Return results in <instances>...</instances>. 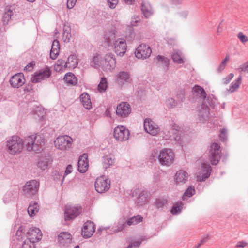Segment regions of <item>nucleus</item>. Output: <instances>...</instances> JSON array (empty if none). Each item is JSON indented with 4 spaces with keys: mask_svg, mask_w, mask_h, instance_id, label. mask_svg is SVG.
Masks as SVG:
<instances>
[{
    "mask_svg": "<svg viewBox=\"0 0 248 248\" xmlns=\"http://www.w3.org/2000/svg\"><path fill=\"white\" fill-rule=\"evenodd\" d=\"M51 75V71L50 67L46 66L34 73L31 78V81L33 83H37L48 79Z\"/></svg>",
    "mask_w": 248,
    "mask_h": 248,
    "instance_id": "obj_5",
    "label": "nucleus"
},
{
    "mask_svg": "<svg viewBox=\"0 0 248 248\" xmlns=\"http://www.w3.org/2000/svg\"><path fill=\"white\" fill-rule=\"evenodd\" d=\"M229 60V55H226L225 59L221 62L218 68H217V71L218 72H221L225 68V66L227 65Z\"/></svg>",
    "mask_w": 248,
    "mask_h": 248,
    "instance_id": "obj_49",
    "label": "nucleus"
},
{
    "mask_svg": "<svg viewBox=\"0 0 248 248\" xmlns=\"http://www.w3.org/2000/svg\"><path fill=\"white\" fill-rule=\"evenodd\" d=\"M234 77V74L233 73H230L229 74V75L225 78L223 79V83L224 84H228L230 81L232 79V78Z\"/></svg>",
    "mask_w": 248,
    "mask_h": 248,
    "instance_id": "obj_57",
    "label": "nucleus"
},
{
    "mask_svg": "<svg viewBox=\"0 0 248 248\" xmlns=\"http://www.w3.org/2000/svg\"><path fill=\"white\" fill-rule=\"evenodd\" d=\"M88 155L83 154L80 155L78 161V170L81 173H84L88 169L89 161Z\"/></svg>",
    "mask_w": 248,
    "mask_h": 248,
    "instance_id": "obj_22",
    "label": "nucleus"
},
{
    "mask_svg": "<svg viewBox=\"0 0 248 248\" xmlns=\"http://www.w3.org/2000/svg\"><path fill=\"white\" fill-rule=\"evenodd\" d=\"M192 91L203 100L206 98L207 94L202 87L196 85L192 88Z\"/></svg>",
    "mask_w": 248,
    "mask_h": 248,
    "instance_id": "obj_37",
    "label": "nucleus"
},
{
    "mask_svg": "<svg viewBox=\"0 0 248 248\" xmlns=\"http://www.w3.org/2000/svg\"><path fill=\"white\" fill-rule=\"evenodd\" d=\"M67 67L68 65L65 60L59 59L54 65V69L56 72H60L64 71Z\"/></svg>",
    "mask_w": 248,
    "mask_h": 248,
    "instance_id": "obj_32",
    "label": "nucleus"
},
{
    "mask_svg": "<svg viewBox=\"0 0 248 248\" xmlns=\"http://www.w3.org/2000/svg\"><path fill=\"white\" fill-rule=\"evenodd\" d=\"M113 50L115 53L119 56H123L126 50L127 45L124 39L119 38L115 40L113 44Z\"/></svg>",
    "mask_w": 248,
    "mask_h": 248,
    "instance_id": "obj_14",
    "label": "nucleus"
},
{
    "mask_svg": "<svg viewBox=\"0 0 248 248\" xmlns=\"http://www.w3.org/2000/svg\"><path fill=\"white\" fill-rule=\"evenodd\" d=\"M242 81V77L239 76L237 79L230 85L228 91L230 93H232L236 91L240 87Z\"/></svg>",
    "mask_w": 248,
    "mask_h": 248,
    "instance_id": "obj_36",
    "label": "nucleus"
},
{
    "mask_svg": "<svg viewBox=\"0 0 248 248\" xmlns=\"http://www.w3.org/2000/svg\"><path fill=\"white\" fill-rule=\"evenodd\" d=\"M211 167L207 164L202 163V168L199 172L197 174V181L199 182L204 181L208 178L211 173Z\"/></svg>",
    "mask_w": 248,
    "mask_h": 248,
    "instance_id": "obj_16",
    "label": "nucleus"
},
{
    "mask_svg": "<svg viewBox=\"0 0 248 248\" xmlns=\"http://www.w3.org/2000/svg\"><path fill=\"white\" fill-rule=\"evenodd\" d=\"M23 142L28 151L39 153L42 150L45 140L39 135H32L26 137Z\"/></svg>",
    "mask_w": 248,
    "mask_h": 248,
    "instance_id": "obj_1",
    "label": "nucleus"
},
{
    "mask_svg": "<svg viewBox=\"0 0 248 248\" xmlns=\"http://www.w3.org/2000/svg\"><path fill=\"white\" fill-rule=\"evenodd\" d=\"M134 192L135 193L136 195L139 194L138 197L136 201L137 204L138 205H142L148 202L150 196L149 193L147 191L138 188L136 189Z\"/></svg>",
    "mask_w": 248,
    "mask_h": 248,
    "instance_id": "obj_19",
    "label": "nucleus"
},
{
    "mask_svg": "<svg viewBox=\"0 0 248 248\" xmlns=\"http://www.w3.org/2000/svg\"><path fill=\"white\" fill-rule=\"evenodd\" d=\"M77 0H67V6L69 9H72L75 6Z\"/></svg>",
    "mask_w": 248,
    "mask_h": 248,
    "instance_id": "obj_60",
    "label": "nucleus"
},
{
    "mask_svg": "<svg viewBox=\"0 0 248 248\" xmlns=\"http://www.w3.org/2000/svg\"><path fill=\"white\" fill-rule=\"evenodd\" d=\"M209 115V109L206 105H202L198 108V116L201 120H204Z\"/></svg>",
    "mask_w": 248,
    "mask_h": 248,
    "instance_id": "obj_28",
    "label": "nucleus"
},
{
    "mask_svg": "<svg viewBox=\"0 0 248 248\" xmlns=\"http://www.w3.org/2000/svg\"><path fill=\"white\" fill-rule=\"evenodd\" d=\"M166 203L167 200L166 199L160 198L156 200L155 205L157 208L159 209L163 208Z\"/></svg>",
    "mask_w": 248,
    "mask_h": 248,
    "instance_id": "obj_50",
    "label": "nucleus"
},
{
    "mask_svg": "<svg viewBox=\"0 0 248 248\" xmlns=\"http://www.w3.org/2000/svg\"><path fill=\"white\" fill-rule=\"evenodd\" d=\"M183 205V204L181 202H178L175 203L171 210V213L174 215L180 212L182 209Z\"/></svg>",
    "mask_w": 248,
    "mask_h": 248,
    "instance_id": "obj_47",
    "label": "nucleus"
},
{
    "mask_svg": "<svg viewBox=\"0 0 248 248\" xmlns=\"http://www.w3.org/2000/svg\"><path fill=\"white\" fill-rule=\"evenodd\" d=\"M238 70L240 72H246L248 73V61L240 65L238 68Z\"/></svg>",
    "mask_w": 248,
    "mask_h": 248,
    "instance_id": "obj_54",
    "label": "nucleus"
},
{
    "mask_svg": "<svg viewBox=\"0 0 248 248\" xmlns=\"http://www.w3.org/2000/svg\"><path fill=\"white\" fill-rule=\"evenodd\" d=\"M219 136L222 141H225L226 140L227 137V132L226 129L223 128L221 130Z\"/></svg>",
    "mask_w": 248,
    "mask_h": 248,
    "instance_id": "obj_53",
    "label": "nucleus"
},
{
    "mask_svg": "<svg viewBox=\"0 0 248 248\" xmlns=\"http://www.w3.org/2000/svg\"><path fill=\"white\" fill-rule=\"evenodd\" d=\"M167 42L169 45L174 46L176 44V40L175 38H169Z\"/></svg>",
    "mask_w": 248,
    "mask_h": 248,
    "instance_id": "obj_63",
    "label": "nucleus"
},
{
    "mask_svg": "<svg viewBox=\"0 0 248 248\" xmlns=\"http://www.w3.org/2000/svg\"><path fill=\"white\" fill-rule=\"evenodd\" d=\"M6 147L9 154L14 155L19 154L23 148V140L19 137L14 136L7 140Z\"/></svg>",
    "mask_w": 248,
    "mask_h": 248,
    "instance_id": "obj_2",
    "label": "nucleus"
},
{
    "mask_svg": "<svg viewBox=\"0 0 248 248\" xmlns=\"http://www.w3.org/2000/svg\"><path fill=\"white\" fill-rule=\"evenodd\" d=\"M115 159L114 156L112 154L104 156L102 159L103 167L105 169L109 168L114 163Z\"/></svg>",
    "mask_w": 248,
    "mask_h": 248,
    "instance_id": "obj_27",
    "label": "nucleus"
},
{
    "mask_svg": "<svg viewBox=\"0 0 248 248\" xmlns=\"http://www.w3.org/2000/svg\"><path fill=\"white\" fill-rule=\"evenodd\" d=\"M80 100L84 107L87 109L92 108V103L89 95L86 93H83L80 96Z\"/></svg>",
    "mask_w": 248,
    "mask_h": 248,
    "instance_id": "obj_26",
    "label": "nucleus"
},
{
    "mask_svg": "<svg viewBox=\"0 0 248 248\" xmlns=\"http://www.w3.org/2000/svg\"><path fill=\"white\" fill-rule=\"evenodd\" d=\"M223 30V21H222L218 25L217 30V34L219 35Z\"/></svg>",
    "mask_w": 248,
    "mask_h": 248,
    "instance_id": "obj_61",
    "label": "nucleus"
},
{
    "mask_svg": "<svg viewBox=\"0 0 248 248\" xmlns=\"http://www.w3.org/2000/svg\"><path fill=\"white\" fill-rule=\"evenodd\" d=\"M71 28L67 25H64L63 32V40L64 42H69L71 37Z\"/></svg>",
    "mask_w": 248,
    "mask_h": 248,
    "instance_id": "obj_42",
    "label": "nucleus"
},
{
    "mask_svg": "<svg viewBox=\"0 0 248 248\" xmlns=\"http://www.w3.org/2000/svg\"><path fill=\"white\" fill-rule=\"evenodd\" d=\"M147 239L148 238L146 236H142L138 240L133 241L131 242L126 248H139L141 243Z\"/></svg>",
    "mask_w": 248,
    "mask_h": 248,
    "instance_id": "obj_43",
    "label": "nucleus"
},
{
    "mask_svg": "<svg viewBox=\"0 0 248 248\" xmlns=\"http://www.w3.org/2000/svg\"><path fill=\"white\" fill-rule=\"evenodd\" d=\"M10 82L13 87L18 88L24 84L25 79L22 73L15 74L11 78Z\"/></svg>",
    "mask_w": 248,
    "mask_h": 248,
    "instance_id": "obj_23",
    "label": "nucleus"
},
{
    "mask_svg": "<svg viewBox=\"0 0 248 248\" xmlns=\"http://www.w3.org/2000/svg\"><path fill=\"white\" fill-rule=\"evenodd\" d=\"M185 93L183 91H180L176 96V98L177 99V102H182L185 99Z\"/></svg>",
    "mask_w": 248,
    "mask_h": 248,
    "instance_id": "obj_56",
    "label": "nucleus"
},
{
    "mask_svg": "<svg viewBox=\"0 0 248 248\" xmlns=\"http://www.w3.org/2000/svg\"><path fill=\"white\" fill-rule=\"evenodd\" d=\"M155 60L156 61L157 63L162 65L165 68H167L169 65V60L167 58L164 56L158 55L156 56Z\"/></svg>",
    "mask_w": 248,
    "mask_h": 248,
    "instance_id": "obj_44",
    "label": "nucleus"
},
{
    "mask_svg": "<svg viewBox=\"0 0 248 248\" xmlns=\"http://www.w3.org/2000/svg\"><path fill=\"white\" fill-rule=\"evenodd\" d=\"M171 58L173 61L177 63L182 64L184 63L182 53L179 50H174L171 55Z\"/></svg>",
    "mask_w": 248,
    "mask_h": 248,
    "instance_id": "obj_35",
    "label": "nucleus"
},
{
    "mask_svg": "<svg viewBox=\"0 0 248 248\" xmlns=\"http://www.w3.org/2000/svg\"><path fill=\"white\" fill-rule=\"evenodd\" d=\"M220 146L218 143L214 142L212 143L209 149V159L212 165H216L218 164L220 156Z\"/></svg>",
    "mask_w": 248,
    "mask_h": 248,
    "instance_id": "obj_6",
    "label": "nucleus"
},
{
    "mask_svg": "<svg viewBox=\"0 0 248 248\" xmlns=\"http://www.w3.org/2000/svg\"><path fill=\"white\" fill-rule=\"evenodd\" d=\"M39 211V206L36 202H31L28 208V212L30 216H33Z\"/></svg>",
    "mask_w": 248,
    "mask_h": 248,
    "instance_id": "obj_41",
    "label": "nucleus"
},
{
    "mask_svg": "<svg viewBox=\"0 0 248 248\" xmlns=\"http://www.w3.org/2000/svg\"><path fill=\"white\" fill-rule=\"evenodd\" d=\"M39 186V182L36 180L28 181L23 187V194L27 197L34 195L38 191Z\"/></svg>",
    "mask_w": 248,
    "mask_h": 248,
    "instance_id": "obj_7",
    "label": "nucleus"
},
{
    "mask_svg": "<svg viewBox=\"0 0 248 248\" xmlns=\"http://www.w3.org/2000/svg\"><path fill=\"white\" fill-rule=\"evenodd\" d=\"M141 11L144 16L149 17L153 13V10L150 4L147 1H144L141 4Z\"/></svg>",
    "mask_w": 248,
    "mask_h": 248,
    "instance_id": "obj_29",
    "label": "nucleus"
},
{
    "mask_svg": "<svg viewBox=\"0 0 248 248\" xmlns=\"http://www.w3.org/2000/svg\"><path fill=\"white\" fill-rule=\"evenodd\" d=\"M143 217L140 215H137L131 217L127 221V225L128 226L135 225L141 222L143 220Z\"/></svg>",
    "mask_w": 248,
    "mask_h": 248,
    "instance_id": "obj_39",
    "label": "nucleus"
},
{
    "mask_svg": "<svg viewBox=\"0 0 248 248\" xmlns=\"http://www.w3.org/2000/svg\"><path fill=\"white\" fill-rule=\"evenodd\" d=\"M64 79L67 84L71 85H76L78 83V78L71 72H68L65 75Z\"/></svg>",
    "mask_w": 248,
    "mask_h": 248,
    "instance_id": "obj_30",
    "label": "nucleus"
},
{
    "mask_svg": "<svg viewBox=\"0 0 248 248\" xmlns=\"http://www.w3.org/2000/svg\"><path fill=\"white\" fill-rule=\"evenodd\" d=\"M195 193V189L193 186H189L183 195V199L185 197H192Z\"/></svg>",
    "mask_w": 248,
    "mask_h": 248,
    "instance_id": "obj_51",
    "label": "nucleus"
},
{
    "mask_svg": "<svg viewBox=\"0 0 248 248\" xmlns=\"http://www.w3.org/2000/svg\"><path fill=\"white\" fill-rule=\"evenodd\" d=\"M107 88V82L105 78H102L100 83L98 85V90L100 92H103L106 91Z\"/></svg>",
    "mask_w": 248,
    "mask_h": 248,
    "instance_id": "obj_46",
    "label": "nucleus"
},
{
    "mask_svg": "<svg viewBox=\"0 0 248 248\" xmlns=\"http://www.w3.org/2000/svg\"><path fill=\"white\" fill-rule=\"evenodd\" d=\"M116 31H111L106 32L104 35V38L105 41L108 45L113 44L114 42L115 41Z\"/></svg>",
    "mask_w": 248,
    "mask_h": 248,
    "instance_id": "obj_33",
    "label": "nucleus"
},
{
    "mask_svg": "<svg viewBox=\"0 0 248 248\" xmlns=\"http://www.w3.org/2000/svg\"><path fill=\"white\" fill-rule=\"evenodd\" d=\"M28 238L32 243H36L41 239L42 233L41 230L37 228L32 227L30 228L28 232Z\"/></svg>",
    "mask_w": 248,
    "mask_h": 248,
    "instance_id": "obj_17",
    "label": "nucleus"
},
{
    "mask_svg": "<svg viewBox=\"0 0 248 248\" xmlns=\"http://www.w3.org/2000/svg\"><path fill=\"white\" fill-rule=\"evenodd\" d=\"M22 248H35L34 243H32L30 240L26 239L22 245Z\"/></svg>",
    "mask_w": 248,
    "mask_h": 248,
    "instance_id": "obj_52",
    "label": "nucleus"
},
{
    "mask_svg": "<svg viewBox=\"0 0 248 248\" xmlns=\"http://www.w3.org/2000/svg\"><path fill=\"white\" fill-rule=\"evenodd\" d=\"M131 109L129 104L127 102H121L117 107L116 111L118 116L121 118L127 117L130 113Z\"/></svg>",
    "mask_w": 248,
    "mask_h": 248,
    "instance_id": "obj_15",
    "label": "nucleus"
},
{
    "mask_svg": "<svg viewBox=\"0 0 248 248\" xmlns=\"http://www.w3.org/2000/svg\"><path fill=\"white\" fill-rule=\"evenodd\" d=\"M94 186L97 192L104 193L110 188V180L105 176H100L96 179Z\"/></svg>",
    "mask_w": 248,
    "mask_h": 248,
    "instance_id": "obj_9",
    "label": "nucleus"
},
{
    "mask_svg": "<svg viewBox=\"0 0 248 248\" xmlns=\"http://www.w3.org/2000/svg\"><path fill=\"white\" fill-rule=\"evenodd\" d=\"M82 212L80 206H66L64 212V219L65 220H70L74 219Z\"/></svg>",
    "mask_w": 248,
    "mask_h": 248,
    "instance_id": "obj_13",
    "label": "nucleus"
},
{
    "mask_svg": "<svg viewBox=\"0 0 248 248\" xmlns=\"http://www.w3.org/2000/svg\"><path fill=\"white\" fill-rule=\"evenodd\" d=\"M103 57L100 55L96 54L93 58L91 62V65L93 67L98 68L101 67L102 68V63Z\"/></svg>",
    "mask_w": 248,
    "mask_h": 248,
    "instance_id": "obj_38",
    "label": "nucleus"
},
{
    "mask_svg": "<svg viewBox=\"0 0 248 248\" xmlns=\"http://www.w3.org/2000/svg\"><path fill=\"white\" fill-rule=\"evenodd\" d=\"M71 241L72 235L68 232H62L58 235V241L63 246H67L71 243Z\"/></svg>",
    "mask_w": 248,
    "mask_h": 248,
    "instance_id": "obj_24",
    "label": "nucleus"
},
{
    "mask_svg": "<svg viewBox=\"0 0 248 248\" xmlns=\"http://www.w3.org/2000/svg\"><path fill=\"white\" fill-rule=\"evenodd\" d=\"M158 159L161 165L169 166L173 162L174 155L171 149H164L160 151Z\"/></svg>",
    "mask_w": 248,
    "mask_h": 248,
    "instance_id": "obj_4",
    "label": "nucleus"
},
{
    "mask_svg": "<svg viewBox=\"0 0 248 248\" xmlns=\"http://www.w3.org/2000/svg\"><path fill=\"white\" fill-rule=\"evenodd\" d=\"M51 162V159L49 158L41 157L37 162V166L40 169L45 170L48 168Z\"/></svg>",
    "mask_w": 248,
    "mask_h": 248,
    "instance_id": "obj_31",
    "label": "nucleus"
},
{
    "mask_svg": "<svg viewBox=\"0 0 248 248\" xmlns=\"http://www.w3.org/2000/svg\"><path fill=\"white\" fill-rule=\"evenodd\" d=\"M144 128L145 131L151 135H157L160 129L158 126L150 118H146L144 121Z\"/></svg>",
    "mask_w": 248,
    "mask_h": 248,
    "instance_id": "obj_12",
    "label": "nucleus"
},
{
    "mask_svg": "<svg viewBox=\"0 0 248 248\" xmlns=\"http://www.w3.org/2000/svg\"><path fill=\"white\" fill-rule=\"evenodd\" d=\"M73 141L72 138L68 135L59 136L54 140V145L60 150L66 151L71 148Z\"/></svg>",
    "mask_w": 248,
    "mask_h": 248,
    "instance_id": "obj_3",
    "label": "nucleus"
},
{
    "mask_svg": "<svg viewBox=\"0 0 248 248\" xmlns=\"http://www.w3.org/2000/svg\"><path fill=\"white\" fill-rule=\"evenodd\" d=\"M247 245H248V244L246 242H244V241H240L237 243V244L236 245V247H237V248L240 247V248H243Z\"/></svg>",
    "mask_w": 248,
    "mask_h": 248,
    "instance_id": "obj_62",
    "label": "nucleus"
},
{
    "mask_svg": "<svg viewBox=\"0 0 248 248\" xmlns=\"http://www.w3.org/2000/svg\"><path fill=\"white\" fill-rule=\"evenodd\" d=\"M152 53L150 47L145 44L140 45L135 51V56L138 59H146L148 58Z\"/></svg>",
    "mask_w": 248,
    "mask_h": 248,
    "instance_id": "obj_11",
    "label": "nucleus"
},
{
    "mask_svg": "<svg viewBox=\"0 0 248 248\" xmlns=\"http://www.w3.org/2000/svg\"><path fill=\"white\" fill-rule=\"evenodd\" d=\"M131 80V75L128 72L121 71L116 75V82L120 86L130 83Z\"/></svg>",
    "mask_w": 248,
    "mask_h": 248,
    "instance_id": "obj_18",
    "label": "nucleus"
},
{
    "mask_svg": "<svg viewBox=\"0 0 248 248\" xmlns=\"http://www.w3.org/2000/svg\"><path fill=\"white\" fill-rule=\"evenodd\" d=\"M128 226L127 225V221L124 218H122L119 221L118 224L114 228V232H118L123 231L126 227Z\"/></svg>",
    "mask_w": 248,
    "mask_h": 248,
    "instance_id": "obj_40",
    "label": "nucleus"
},
{
    "mask_svg": "<svg viewBox=\"0 0 248 248\" xmlns=\"http://www.w3.org/2000/svg\"><path fill=\"white\" fill-rule=\"evenodd\" d=\"M140 20L138 16H133L132 17L131 25L132 26H136L137 25L138 23L140 22Z\"/></svg>",
    "mask_w": 248,
    "mask_h": 248,
    "instance_id": "obj_59",
    "label": "nucleus"
},
{
    "mask_svg": "<svg viewBox=\"0 0 248 248\" xmlns=\"http://www.w3.org/2000/svg\"><path fill=\"white\" fill-rule=\"evenodd\" d=\"M129 134L128 129L122 125L116 127L113 131L114 137L118 141L122 142L127 140Z\"/></svg>",
    "mask_w": 248,
    "mask_h": 248,
    "instance_id": "obj_10",
    "label": "nucleus"
},
{
    "mask_svg": "<svg viewBox=\"0 0 248 248\" xmlns=\"http://www.w3.org/2000/svg\"><path fill=\"white\" fill-rule=\"evenodd\" d=\"M237 37L240 39L243 43H245L248 41V38L242 32H239L237 34Z\"/></svg>",
    "mask_w": 248,
    "mask_h": 248,
    "instance_id": "obj_55",
    "label": "nucleus"
},
{
    "mask_svg": "<svg viewBox=\"0 0 248 248\" xmlns=\"http://www.w3.org/2000/svg\"><path fill=\"white\" fill-rule=\"evenodd\" d=\"M66 62L68 67L71 69L76 68L78 65V58L77 56L75 54L70 55Z\"/></svg>",
    "mask_w": 248,
    "mask_h": 248,
    "instance_id": "obj_34",
    "label": "nucleus"
},
{
    "mask_svg": "<svg viewBox=\"0 0 248 248\" xmlns=\"http://www.w3.org/2000/svg\"><path fill=\"white\" fill-rule=\"evenodd\" d=\"M189 175L188 173L182 170H178L174 176L175 183L177 185H182L188 180Z\"/></svg>",
    "mask_w": 248,
    "mask_h": 248,
    "instance_id": "obj_21",
    "label": "nucleus"
},
{
    "mask_svg": "<svg viewBox=\"0 0 248 248\" xmlns=\"http://www.w3.org/2000/svg\"><path fill=\"white\" fill-rule=\"evenodd\" d=\"M73 167L71 165H69L67 166V167L66 168V170L65 171V175H67L69 173H70L72 171Z\"/></svg>",
    "mask_w": 248,
    "mask_h": 248,
    "instance_id": "obj_64",
    "label": "nucleus"
},
{
    "mask_svg": "<svg viewBox=\"0 0 248 248\" xmlns=\"http://www.w3.org/2000/svg\"><path fill=\"white\" fill-rule=\"evenodd\" d=\"M60 45L57 40H54L52 43L50 53V57L53 59H56L60 52Z\"/></svg>",
    "mask_w": 248,
    "mask_h": 248,
    "instance_id": "obj_25",
    "label": "nucleus"
},
{
    "mask_svg": "<svg viewBox=\"0 0 248 248\" xmlns=\"http://www.w3.org/2000/svg\"><path fill=\"white\" fill-rule=\"evenodd\" d=\"M95 227L94 223L91 221L86 222L82 229V234L85 238H90L95 232Z\"/></svg>",
    "mask_w": 248,
    "mask_h": 248,
    "instance_id": "obj_20",
    "label": "nucleus"
},
{
    "mask_svg": "<svg viewBox=\"0 0 248 248\" xmlns=\"http://www.w3.org/2000/svg\"><path fill=\"white\" fill-rule=\"evenodd\" d=\"M13 10L10 8H6L3 16V22L4 24H7L11 19V16L13 15Z\"/></svg>",
    "mask_w": 248,
    "mask_h": 248,
    "instance_id": "obj_45",
    "label": "nucleus"
},
{
    "mask_svg": "<svg viewBox=\"0 0 248 248\" xmlns=\"http://www.w3.org/2000/svg\"><path fill=\"white\" fill-rule=\"evenodd\" d=\"M108 2L109 7L114 9L118 4V0H108Z\"/></svg>",
    "mask_w": 248,
    "mask_h": 248,
    "instance_id": "obj_58",
    "label": "nucleus"
},
{
    "mask_svg": "<svg viewBox=\"0 0 248 248\" xmlns=\"http://www.w3.org/2000/svg\"><path fill=\"white\" fill-rule=\"evenodd\" d=\"M116 64L115 56L112 53H108L103 57L102 69L106 72H111L115 69Z\"/></svg>",
    "mask_w": 248,
    "mask_h": 248,
    "instance_id": "obj_8",
    "label": "nucleus"
},
{
    "mask_svg": "<svg viewBox=\"0 0 248 248\" xmlns=\"http://www.w3.org/2000/svg\"><path fill=\"white\" fill-rule=\"evenodd\" d=\"M178 105V102L172 98H169L166 101V105L169 108H172Z\"/></svg>",
    "mask_w": 248,
    "mask_h": 248,
    "instance_id": "obj_48",
    "label": "nucleus"
}]
</instances>
